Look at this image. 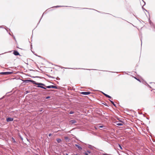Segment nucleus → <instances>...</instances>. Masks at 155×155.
Returning a JSON list of instances; mask_svg holds the SVG:
<instances>
[{
  "label": "nucleus",
  "instance_id": "obj_1",
  "mask_svg": "<svg viewBox=\"0 0 155 155\" xmlns=\"http://www.w3.org/2000/svg\"><path fill=\"white\" fill-rule=\"evenodd\" d=\"M23 81L26 83H28V82H31L33 84H35L36 85H38L37 87H40L44 89H46L45 87H43V86H45V84L42 83H39L36 82L35 81L33 80H23Z\"/></svg>",
  "mask_w": 155,
  "mask_h": 155
},
{
  "label": "nucleus",
  "instance_id": "obj_2",
  "mask_svg": "<svg viewBox=\"0 0 155 155\" xmlns=\"http://www.w3.org/2000/svg\"><path fill=\"white\" fill-rule=\"evenodd\" d=\"M81 94L84 95H87L90 94L91 92H81Z\"/></svg>",
  "mask_w": 155,
  "mask_h": 155
},
{
  "label": "nucleus",
  "instance_id": "obj_3",
  "mask_svg": "<svg viewBox=\"0 0 155 155\" xmlns=\"http://www.w3.org/2000/svg\"><path fill=\"white\" fill-rule=\"evenodd\" d=\"M13 120V118H12L8 117L6 118V121L7 122H10L12 121Z\"/></svg>",
  "mask_w": 155,
  "mask_h": 155
},
{
  "label": "nucleus",
  "instance_id": "obj_4",
  "mask_svg": "<svg viewBox=\"0 0 155 155\" xmlns=\"http://www.w3.org/2000/svg\"><path fill=\"white\" fill-rule=\"evenodd\" d=\"M13 54L16 56L18 55H19V53L17 51H15L13 52Z\"/></svg>",
  "mask_w": 155,
  "mask_h": 155
},
{
  "label": "nucleus",
  "instance_id": "obj_5",
  "mask_svg": "<svg viewBox=\"0 0 155 155\" xmlns=\"http://www.w3.org/2000/svg\"><path fill=\"white\" fill-rule=\"evenodd\" d=\"M69 122L71 124H74L76 123V121L75 120H71Z\"/></svg>",
  "mask_w": 155,
  "mask_h": 155
},
{
  "label": "nucleus",
  "instance_id": "obj_6",
  "mask_svg": "<svg viewBox=\"0 0 155 155\" xmlns=\"http://www.w3.org/2000/svg\"><path fill=\"white\" fill-rule=\"evenodd\" d=\"M75 146L77 147H78L79 149V150H82V147H81L80 146H79V145H78V144H75Z\"/></svg>",
  "mask_w": 155,
  "mask_h": 155
},
{
  "label": "nucleus",
  "instance_id": "obj_7",
  "mask_svg": "<svg viewBox=\"0 0 155 155\" xmlns=\"http://www.w3.org/2000/svg\"><path fill=\"white\" fill-rule=\"evenodd\" d=\"M102 93L106 97H108V98H111V97H110V96L109 95L103 93V92H102Z\"/></svg>",
  "mask_w": 155,
  "mask_h": 155
},
{
  "label": "nucleus",
  "instance_id": "obj_8",
  "mask_svg": "<svg viewBox=\"0 0 155 155\" xmlns=\"http://www.w3.org/2000/svg\"><path fill=\"white\" fill-rule=\"evenodd\" d=\"M88 147L91 149H93V148L94 147L92 146L91 145H90V144H88Z\"/></svg>",
  "mask_w": 155,
  "mask_h": 155
},
{
  "label": "nucleus",
  "instance_id": "obj_9",
  "mask_svg": "<svg viewBox=\"0 0 155 155\" xmlns=\"http://www.w3.org/2000/svg\"><path fill=\"white\" fill-rule=\"evenodd\" d=\"M116 124L118 126H122L123 125V124L122 123L118 122H117Z\"/></svg>",
  "mask_w": 155,
  "mask_h": 155
},
{
  "label": "nucleus",
  "instance_id": "obj_10",
  "mask_svg": "<svg viewBox=\"0 0 155 155\" xmlns=\"http://www.w3.org/2000/svg\"><path fill=\"white\" fill-rule=\"evenodd\" d=\"M56 140L58 143H60L62 141L61 140L60 138L57 139Z\"/></svg>",
  "mask_w": 155,
  "mask_h": 155
},
{
  "label": "nucleus",
  "instance_id": "obj_11",
  "mask_svg": "<svg viewBox=\"0 0 155 155\" xmlns=\"http://www.w3.org/2000/svg\"><path fill=\"white\" fill-rule=\"evenodd\" d=\"M64 139L66 140L67 141H69V139L68 137H64Z\"/></svg>",
  "mask_w": 155,
  "mask_h": 155
},
{
  "label": "nucleus",
  "instance_id": "obj_12",
  "mask_svg": "<svg viewBox=\"0 0 155 155\" xmlns=\"http://www.w3.org/2000/svg\"><path fill=\"white\" fill-rule=\"evenodd\" d=\"M52 85H50L46 86V87H45L46 88H52Z\"/></svg>",
  "mask_w": 155,
  "mask_h": 155
},
{
  "label": "nucleus",
  "instance_id": "obj_13",
  "mask_svg": "<svg viewBox=\"0 0 155 155\" xmlns=\"http://www.w3.org/2000/svg\"><path fill=\"white\" fill-rule=\"evenodd\" d=\"M110 101L111 103L115 107H116L115 104H114V103L112 101L110 100Z\"/></svg>",
  "mask_w": 155,
  "mask_h": 155
},
{
  "label": "nucleus",
  "instance_id": "obj_14",
  "mask_svg": "<svg viewBox=\"0 0 155 155\" xmlns=\"http://www.w3.org/2000/svg\"><path fill=\"white\" fill-rule=\"evenodd\" d=\"M0 74H2L5 75H7V72H1L0 73Z\"/></svg>",
  "mask_w": 155,
  "mask_h": 155
},
{
  "label": "nucleus",
  "instance_id": "obj_15",
  "mask_svg": "<svg viewBox=\"0 0 155 155\" xmlns=\"http://www.w3.org/2000/svg\"><path fill=\"white\" fill-rule=\"evenodd\" d=\"M52 88H55V89H58L57 87L56 86L52 85Z\"/></svg>",
  "mask_w": 155,
  "mask_h": 155
},
{
  "label": "nucleus",
  "instance_id": "obj_16",
  "mask_svg": "<svg viewBox=\"0 0 155 155\" xmlns=\"http://www.w3.org/2000/svg\"><path fill=\"white\" fill-rule=\"evenodd\" d=\"M13 73L12 72H7V75L9 74H11Z\"/></svg>",
  "mask_w": 155,
  "mask_h": 155
},
{
  "label": "nucleus",
  "instance_id": "obj_17",
  "mask_svg": "<svg viewBox=\"0 0 155 155\" xmlns=\"http://www.w3.org/2000/svg\"><path fill=\"white\" fill-rule=\"evenodd\" d=\"M69 113L70 114H72L74 113V112L72 111H71L69 112Z\"/></svg>",
  "mask_w": 155,
  "mask_h": 155
},
{
  "label": "nucleus",
  "instance_id": "obj_18",
  "mask_svg": "<svg viewBox=\"0 0 155 155\" xmlns=\"http://www.w3.org/2000/svg\"><path fill=\"white\" fill-rule=\"evenodd\" d=\"M118 145H119V147L121 149H122V148L121 146L119 144H118Z\"/></svg>",
  "mask_w": 155,
  "mask_h": 155
},
{
  "label": "nucleus",
  "instance_id": "obj_19",
  "mask_svg": "<svg viewBox=\"0 0 155 155\" xmlns=\"http://www.w3.org/2000/svg\"><path fill=\"white\" fill-rule=\"evenodd\" d=\"M84 154L85 155H89L88 153L87 152H85L84 153Z\"/></svg>",
  "mask_w": 155,
  "mask_h": 155
},
{
  "label": "nucleus",
  "instance_id": "obj_20",
  "mask_svg": "<svg viewBox=\"0 0 155 155\" xmlns=\"http://www.w3.org/2000/svg\"><path fill=\"white\" fill-rule=\"evenodd\" d=\"M12 140L14 142H15V141L13 138V137L12 138Z\"/></svg>",
  "mask_w": 155,
  "mask_h": 155
},
{
  "label": "nucleus",
  "instance_id": "obj_21",
  "mask_svg": "<svg viewBox=\"0 0 155 155\" xmlns=\"http://www.w3.org/2000/svg\"><path fill=\"white\" fill-rule=\"evenodd\" d=\"M87 153H91V151H89V150H87Z\"/></svg>",
  "mask_w": 155,
  "mask_h": 155
},
{
  "label": "nucleus",
  "instance_id": "obj_22",
  "mask_svg": "<svg viewBox=\"0 0 155 155\" xmlns=\"http://www.w3.org/2000/svg\"><path fill=\"white\" fill-rule=\"evenodd\" d=\"M103 127V126H102V125L100 126H99V128H102V127Z\"/></svg>",
  "mask_w": 155,
  "mask_h": 155
},
{
  "label": "nucleus",
  "instance_id": "obj_23",
  "mask_svg": "<svg viewBox=\"0 0 155 155\" xmlns=\"http://www.w3.org/2000/svg\"><path fill=\"white\" fill-rule=\"evenodd\" d=\"M50 98V97L49 96H48L46 97V99H48Z\"/></svg>",
  "mask_w": 155,
  "mask_h": 155
},
{
  "label": "nucleus",
  "instance_id": "obj_24",
  "mask_svg": "<svg viewBox=\"0 0 155 155\" xmlns=\"http://www.w3.org/2000/svg\"><path fill=\"white\" fill-rule=\"evenodd\" d=\"M20 137L22 140H23V138L21 136H20Z\"/></svg>",
  "mask_w": 155,
  "mask_h": 155
},
{
  "label": "nucleus",
  "instance_id": "obj_25",
  "mask_svg": "<svg viewBox=\"0 0 155 155\" xmlns=\"http://www.w3.org/2000/svg\"><path fill=\"white\" fill-rule=\"evenodd\" d=\"M103 155H108V154H107V153H105L103 154Z\"/></svg>",
  "mask_w": 155,
  "mask_h": 155
},
{
  "label": "nucleus",
  "instance_id": "obj_26",
  "mask_svg": "<svg viewBox=\"0 0 155 155\" xmlns=\"http://www.w3.org/2000/svg\"><path fill=\"white\" fill-rule=\"evenodd\" d=\"M51 134H48V136L49 137L51 136Z\"/></svg>",
  "mask_w": 155,
  "mask_h": 155
},
{
  "label": "nucleus",
  "instance_id": "obj_27",
  "mask_svg": "<svg viewBox=\"0 0 155 155\" xmlns=\"http://www.w3.org/2000/svg\"><path fill=\"white\" fill-rule=\"evenodd\" d=\"M61 6H55V7L57 8V7H61Z\"/></svg>",
  "mask_w": 155,
  "mask_h": 155
},
{
  "label": "nucleus",
  "instance_id": "obj_28",
  "mask_svg": "<svg viewBox=\"0 0 155 155\" xmlns=\"http://www.w3.org/2000/svg\"><path fill=\"white\" fill-rule=\"evenodd\" d=\"M135 78L138 81H140V80H139V79H137L136 78Z\"/></svg>",
  "mask_w": 155,
  "mask_h": 155
},
{
  "label": "nucleus",
  "instance_id": "obj_29",
  "mask_svg": "<svg viewBox=\"0 0 155 155\" xmlns=\"http://www.w3.org/2000/svg\"><path fill=\"white\" fill-rule=\"evenodd\" d=\"M42 111V110H39V111L40 112H41Z\"/></svg>",
  "mask_w": 155,
  "mask_h": 155
},
{
  "label": "nucleus",
  "instance_id": "obj_30",
  "mask_svg": "<svg viewBox=\"0 0 155 155\" xmlns=\"http://www.w3.org/2000/svg\"><path fill=\"white\" fill-rule=\"evenodd\" d=\"M35 155H39L38 154H36Z\"/></svg>",
  "mask_w": 155,
  "mask_h": 155
},
{
  "label": "nucleus",
  "instance_id": "obj_31",
  "mask_svg": "<svg viewBox=\"0 0 155 155\" xmlns=\"http://www.w3.org/2000/svg\"><path fill=\"white\" fill-rule=\"evenodd\" d=\"M75 155H78V154H75Z\"/></svg>",
  "mask_w": 155,
  "mask_h": 155
},
{
  "label": "nucleus",
  "instance_id": "obj_32",
  "mask_svg": "<svg viewBox=\"0 0 155 155\" xmlns=\"http://www.w3.org/2000/svg\"><path fill=\"white\" fill-rule=\"evenodd\" d=\"M66 155H68V154H67V153H66Z\"/></svg>",
  "mask_w": 155,
  "mask_h": 155
}]
</instances>
